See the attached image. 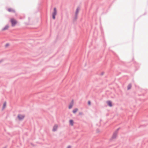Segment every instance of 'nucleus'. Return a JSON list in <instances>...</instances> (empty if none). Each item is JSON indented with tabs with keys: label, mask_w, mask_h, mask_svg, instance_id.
<instances>
[{
	"label": "nucleus",
	"mask_w": 148,
	"mask_h": 148,
	"mask_svg": "<svg viewBox=\"0 0 148 148\" xmlns=\"http://www.w3.org/2000/svg\"><path fill=\"white\" fill-rule=\"evenodd\" d=\"M6 102H4V104H3V109L5 107V106H6Z\"/></svg>",
	"instance_id": "obj_13"
},
{
	"label": "nucleus",
	"mask_w": 148,
	"mask_h": 148,
	"mask_svg": "<svg viewBox=\"0 0 148 148\" xmlns=\"http://www.w3.org/2000/svg\"><path fill=\"white\" fill-rule=\"evenodd\" d=\"M8 10L10 12H15V11L12 8H10L8 9Z\"/></svg>",
	"instance_id": "obj_6"
},
{
	"label": "nucleus",
	"mask_w": 148,
	"mask_h": 148,
	"mask_svg": "<svg viewBox=\"0 0 148 148\" xmlns=\"http://www.w3.org/2000/svg\"><path fill=\"white\" fill-rule=\"evenodd\" d=\"M79 115H82V112H79Z\"/></svg>",
	"instance_id": "obj_19"
},
{
	"label": "nucleus",
	"mask_w": 148,
	"mask_h": 148,
	"mask_svg": "<svg viewBox=\"0 0 148 148\" xmlns=\"http://www.w3.org/2000/svg\"><path fill=\"white\" fill-rule=\"evenodd\" d=\"M103 74H104V73L102 72L101 73V75H103Z\"/></svg>",
	"instance_id": "obj_18"
},
{
	"label": "nucleus",
	"mask_w": 148,
	"mask_h": 148,
	"mask_svg": "<svg viewBox=\"0 0 148 148\" xmlns=\"http://www.w3.org/2000/svg\"><path fill=\"white\" fill-rule=\"evenodd\" d=\"M9 27V26L8 25H6L4 27H3L2 29V31L5 30L7 29Z\"/></svg>",
	"instance_id": "obj_7"
},
{
	"label": "nucleus",
	"mask_w": 148,
	"mask_h": 148,
	"mask_svg": "<svg viewBox=\"0 0 148 148\" xmlns=\"http://www.w3.org/2000/svg\"><path fill=\"white\" fill-rule=\"evenodd\" d=\"M107 103L108 105L110 107H111L112 106V103L111 101H107Z\"/></svg>",
	"instance_id": "obj_8"
},
{
	"label": "nucleus",
	"mask_w": 148,
	"mask_h": 148,
	"mask_svg": "<svg viewBox=\"0 0 148 148\" xmlns=\"http://www.w3.org/2000/svg\"><path fill=\"white\" fill-rule=\"evenodd\" d=\"M9 45V44L8 43H7L5 45V47H7Z\"/></svg>",
	"instance_id": "obj_16"
},
{
	"label": "nucleus",
	"mask_w": 148,
	"mask_h": 148,
	"mask_svg": "<svg viewBox=\"0 0 148 148\" xmlns=\"http://www.w3.org/2000/svg\"><path fill=\"white\" fill-rule=\"evenodd\" d=\"M77 15H75V17L74 18V20H75L77 18Z\"/></svg>",
	"instance_id": "obj_15"
},
{
	"label": "nucleus",
	"mask_w": 148,
	"mask_h": 148,
	"mask_svg": "<svg viewBox=\"0 0 148 148\" xmlns=\"http://www.w3.org/2000/svg\"><path fill=\"white\" fill-rule=\"evenodd\" d=\"M73 100H72L71 101L69 107V109H71L72 108V107L73 106Z\"/></svg>",
	"instance_id": "obj_5"
},
{
	"label": "nucleus",
	"mask_w": 148,
	"mask_h": 148,
	"mask_svg": "<svg viewBox=\"0 0 148 148\" xmlns=\"http://www.w3.org/2000/svg\"><path fill=\"white\" fill-rule=\"evenodd\" d=\"M7 147L6 146L4 147L3 148H6Z\"/></svg>",
	"instance_id": "obj_23"
},
{
	"label": "nucleus",
	"mask_w": 148,
	"mask_h": 148,
	"mask_svg": "<svg viewBox=\"0 0 148 148\" xmlns=\"http://www.w3.org/2000/svg\"><path fill=\"white\" fill-rule=\"evenodd\" d=\"M57 14V10L56 8H54L53 12L52 14V18L53 19L55 18V16Z\"/></svg>",
	"instance_id": "obj_2"
},
{
	"label": "nucleus",
	"mask_w": 148,
	"mask_h": 148,
	"mask_svg": "<svg viewBox=\"0 0 148 148\" xmlns=\"http://www.w3.org/2000/svg\"><path fill=\"white\" fill-rule=\"evenodd\" d=\"M67 148H71V146H68Z\"/></svg>",
	"instance_id": "obj_22"
},
{
	"label": "nucleus",
	"mask_w": 148,
	"mask_h": 148,
	"mask_svg": "<svg viewBox=\"0 0 148 148\" xmlns=\"http://www.w3.org/2000/svg\"><path fill=\"white\" fill-rule=\"evenodd\" d=\"M3 59H2V60H0V63L1 62L3 61Z\"/></svg>",
	"instance_id": "obj_20"
},
{
	"label": "nucleus",
	"mask_w": 148,
	"mask_h": 148,
	"mask_svg": "<svg viewBox=\"0 0 148 148\" xmlns=\"http://www.w3.org/2000/svg\"><path fill=\"white\" fill-rule=\"evenodd\" d=\"M57 128V126L56 125H55L53 128L52 130L53 132H55L56 131Z\"/></svg>",
	"instance_id": "obj_9"
},
{
	"label": "nucleus",
	"mask_w": 148,
	"mask_h": 148,
	"mask_svg": "<svg viewBox=\"0 0 148 148\" xmlns=\"http://www.w3.org/2000/svg\"><path fill=\"white\" fill-rule=\"evenodd\" d=\"M131 88V85L130 84H129L127 86V89L129 90Z\"/></svg>",
	"instance_id": "obj_14"
},
{
	"label": "nucleus",
	"mask_w": 148,
	"mask_h": 148,
	"mask_svg": "<svg viewBox=\"0 0 148 148\" xmlns=\"http://www.w3.org/2000/svg\"><path fill=\"white\" fill-rule=\"evenodd\" d=\"M78 110V109L77 108H75L73 110V113H75Z\"/></svg>",
	"instance_id": "obj_11"
},
{
	"label": "nucleus",
	"mask_w": 148,
	"mask_h": 148,
	"mask_svg": "<svg viewBox=\"0 0 148 148\" xmlns=\"http://www.w3.org/2000/svg\"><path fill=\"white\" fill-rule=\"evenodd\" d=\"M69 123L71 125L73 126V121L72 120H70L69 121Z\"/></svg>",
	"instance_id": "obj_10"
},
{
	"label": "nucleus",
	"mask_w": 148,
	"mask_h": 148,
	"mask_svg": "<svg viewBox=\"0 0 148 148\" xmlns=\"http://www.w3.org/2000/svg\"><path fill=\"white\" fill-rule=\"evenodd\" d=\"M90 103H91V102H90V101H88V104L89 105L90 104Z\"/></svg>",
	"instance_id": "obj_17"
},
{
	"label": "nucleus",
	"mask_w": 148,
	"mask_h": 148,
	"mask_svg": "<svg viewBox=\"0 0 148 148\" xmlns=\"http://www.w3.org/2000/svg\"><path fill=\"white\" fill-rule=\"evenodd\" d=\"M24 117V116L20 114H18V118L20 120L23 119Z\"/></svg>",
	"instance_id": "obj_4"
},
{
	"label": "nucleus",
	"mask_w": 148,
	"mask_h": 148,
	"mask_svg": "<svg viewBox=\"0 0 148 148\" xmlns=\"http://www.w3.org/2000/svg\"><path fill=\"white\" fill-rule=\"evenodd\" d=\"M120 128H118L114 133L112 137L110 139L111 140L112 139H115L117 136L118 131L119 130Z\"/></svg>",
	"instance_id": "obj_1"
},
{
	"label": "nucleus",
	"mask_w": 148,
	"mask_h": 148,
	"mask_svg": "<svg viewBox=\"0 0 148 148\" xmlns=\"http://www.w3.org/2000/svg\"><path fill=\"white\" fill-rule=\"evenodd\" d=\"M79 8H77V9H76V12H75V15H77L78 14V12H79Z\"/></svg>",
	"instance_id": "obj_12"
},
{
	"label": "nucleus",
	"mask_w": 148,
	"mask_h": 148,
	"mask_svg": "<svg viewBox=\"0 0 148 148\" xmlns=\"http://www.w3.org/2000/svg\"><path fill=\"white\" fill-rule=\"evenodd\" d=\"M3 59H2V60H0V63L1 62L3 61Z\"/></svg>",
	"instance_id": "obj_21"
},
{
	"label": "nucleus",
	"mask_w": 148,
	"mask_h": 148,
	"mask_svg": "<svg viewBox=\"0 0 148 148\" xmlns=\"http://www.w3.org/2000/svg\"><path fill=\"white\" fill-rule=\"evenodd\" d=\"M11 23L12 26H14L17 23L16 21L13 18L11 19Z\"/></svg>",
	"instance_id": "obj_3"
}]
</instances>
